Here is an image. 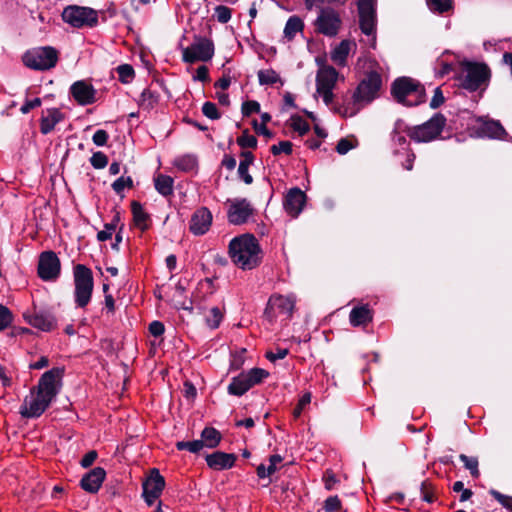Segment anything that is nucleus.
<instances>
[{
    "label": "nucleus",
    "mask_w": 512,
    "mask_h": 512,
    "mask_svg": "<svg viewBox=\"0 0 512 512\" xmlns=\"http://www.w3.org/2000/svg\"><path fill=\"white\" fill-rule=\"evenodd\" d=\"M259 252L258 241L251 234L236 237L229 244V254L233 262L242 269L254 268L259 262Z\"/></svg>",
    "instance_id": "f257e3e1"
},
{
    "label": "nucleus",
    "mask_w": 512,
    "mask_h": 512,
    "mask_svg": "<svg viewBox=\"0 0 512 512\" xmlns=\"http://www.w3.org/2000/svg\"><path fill=\"white\" fill-rule=\"evenodd\" d=\"M382 86L381 75L376 71H370L366 77L359 83L357 89L353 93V107H344L338 109L343 116H353L360 110L361 103H370L376 97Z\"/></svg>",
    "instance_id": "f03ea898"
},
{
    "label": "nucleus",
    "mask_w": 512,
    "mask_h": 512,
    "mask_svg": "<svg viewBox=\"0 0 512 512\" xmlns=\"http://www.w3.org/2000/svg\"><path fill=\"white\" fill-rule=\"evenodd\" d=\"M391 93L394 98L406 106H416L425 102L424 87L410 77H400L391 85Z\"/></svg>",
    "instance_id": "7ed1b4c3"
},
{
    "label": "nucleus",
    "mask_w": 512,
    "mask_h": 512,
    "mask_svg": "<svg viewBox=\"0 0 512 512\" xmlns=\"http://www.w3.org/2000/svg\"><path fill=\"white\" fill-rule=\"evenodd\" d=\"M75 303L78 307H85L91 299L94 282L92 271L85 265L74 267Z\"/></svg>",
    "instance_id": "20e7f679"
},
{
    "label": "nucleus",
    "mask_w": 512,
    "mask_h": 512,
    "mask_svg": "<svg viewBox=\"0 0 512 512\" xmlns=\"http://www.w3.org/2000/svg\"><path fill=\"white\" fill-rule=\"evenodd\" d=\"M445 125V116L441 113H437L427 122L409 128L407 134L416 142H430L440 136Z\"/></svg>",
    "instance_id": "39448f33"
},
{
    "label": "nucleus",
    "mask_w": 512,
    "mask_h": 512,
    "mask_svg": "<svg viewBox=\"0 0 512 512\" xmlns=\"http://www.w3.org/2000/svg\"><path fill=\"white\" fill-rule=\"evenodd\" d=\"M214 55V43L211 39L194 36L190 46L182 48V59L185 63L207 62Z\"/></svg>",
    "instance_id": "423d86ee"
},
{
    "label": "nucleus",
    "mask_w": 512,
    "mask_h": 512,
    "mask_svg": "<svg viewBox=\"0 0 512 512\" xmlns=\"http://www.w3.org/2000/svg\"><path fill=\"white\" fill-rule=\"evenodd\" d=\"M24 64L35 70H48L58 61V52L55 48L46 46L28 51L23 56Z\"/></svg>",
    "instance_id": "0eeeda50"
},
{
    "label": "nucleus",
    "mask_w": 512,
    "mask_h": 512,
    "mask_svg": "<svg viewBox=\"0 0 512 512\" xmlns=\"http://www.w3.org/2000/svg\"><path fill=\"white\" fill-rule=\"evenodd\" d=\"M268 375V371L261 368H252L247 373H240L232 378L227 388L228 393L234 396H242L250 388L261 383Z\"/></svg>",
    "instance_id": "6e6552de"
},
{
    "label": "nucleus",
    "mask_w": 512,
    "mask_h": 512,
    "mask_svg": "<svg viewBox=\"0 0 512 512\" xmlns=\"http://www.w3.org/2000/svg\"><path fill=\"white\" fill-rule=\"evenodd\" d=\"M490 77V70L486 64L466 63L462 74L461 86L469 91H476Z\"/></svg>",
    "instance_id": "1a4fd4ad"
},
{
    "label": "nucleus",
    "mask_w": 512,
    "mask_h": 512,
    "mask_svg": "<svg viewBox=\"0 0 512 512\" xmlns=\"http://www.w3.org/2000/svg\"><path fill=\"white\" fill-rule=\"evenodd\" d=\"M64 374L63 367H55L49 371H46L40 378L37 387L33 388L37 390V393L47 398V400H52L59 393L61 388V380Z\"/></svg>",
    "instance_id": "9d476101"
},
{
    "label": "nucleus",
    "mask_w": 512,
    "mask_h": 512,
    "mask_svg": "<svg viewBox=\"0 0 512 512\" xmlns=\"http://www.w3.org/2000/svg\"><path fill=\"white\" fill-rule=\"evenodd\" d=\"M62 18L65 22L77 28L93 27L98 23L97 12L88 7L68 6L64 9Z\"/></svg>",
    "instance_id": "9b49d317"
},
{
    "label": "nucleus",
    "mask_w": 512,
    "mask_h": 512,
    "mask_svg": "<svg viewBox=\"0 0 512 512\" xmlns=\"http://www.w3.org/2000/svg\"><path fill=\"white\" fill-rule=\"evenodd\" d=\"M376 0H359V22L362 33L367 36H372L371 47H376V11H375Z\"/></svg>",
    "instance_id": "f8f14e48"
},
{
    "label": "nucleus",
    "mask_w": 512,
    "mask_h": 512,
    "mask_svg": "<svg viewBox=\"0 0 512 512\" xmlns=\"http://www.w3.org/2000/svg\"><path fill=\"white\" fill-rule=\"evenodd\" d=\"M341 26L339 14L332 8H320L315 21L316 31L329 37L337 35Z\"/></svg>",
    "instance_id": "ddd939ff"
},
{
    "label": "nucleus",
    "mask_w": 512,
    "mask_h": 512,
    "mask_svg": "<svg viewBox=\"0 0 512 512\" xmlns=\"http://www.w3.org/2000/svg\"><path fill=\"white\" fill-rule=\"evenodd\" d=\"M142 496L151 506L158 499L165 487V479L156 468L151 469L149 476L144 480Z\"/></svg>",
    "instance_id": "4468645a"
},
{
    "label": "nucleus",
    "mask_w": 512,
    "mask_h": 512,
    "mask_svg": "<svg viewBox=\"0 0 512 512\" xmlns=\"http://www.w3.org/2000/svg\"><path fill=\"white\" fill-rule=\"evenodd\" d=\"M60 273V260L53 251L41 253L38 262V274L45 281L55 280Z\"/></svg>",
    "instance_id": "2eb2a0df"
},
{
    "label": "nucleus",
    "mask_w": 512,
    "mask_h": 512,
    "mask_svg": "<svg viewBox=\"0 0 512 512\" xmlns=\"http://www.w3.org/2000/svg\"><path fill=\"white\" fill-rule=\"evenodd\" d=\"M25 320L33 327L49 332L56 327V318L50 310L37 309L34 306L33 312L24 313Z\"/></svg>",
    "instance_id": "dca6fc26"
},
{
    "label": "nucleus",
    "mask_w": 512,
    "mask_h": 512,
    "mask_svg": "<svg viewBox=\"0 0 512 512\" xmlns=\"http://www.w3.org/2000/svg\"><path fill=\"white\" fill-rule=\"evenodd\" d=\"M50 403V400H47V398L38 393L35 396L31 395L24 399L20 407V414L24 418L39 417L48 408Z\"/></svg>",
    "instance_id": "f3484780"
},
{
    "label": "nucleus",
    "mask_w": 512,
    "mask_h": 512,
    "mask_svg": "<svg viewBox=\"0 0 512 512\" xmlns=\"http://www.w3.org/2000/svg\"><path fill=\"white\" fill-rule=\"evenodd\" d=\"M230 202L227 217L228 221L233 225H241L245 223L253 213V208L246 199H235Z\"/></svg>",
    "instance_id": "a211bd4d"
},
{
    "label": "nucleus",
    "mask_w": 512,
    "mask_h": 512,
    "mask_svg": "<svg viewBox=\"0 0 512 512\" xmlns=\"http://www.w3.org/2000/svg\"><path fill=\"white\" fill-rule=\"evenodd\" d=\"M306 194L298 187L291 188L284 199V208L289 215L297 217L306 202Z\"/></svg>",
    "instance_id": "6ab92c4d"
},
{
    "label": "nucleus",
    "mask_w": 512,
    "mask_h": 512,
    "mask_svg": "<svg viewBox=\"0 0 512 512\" xmlns=\"http://www.w3.org/2000/svg\"><path fill=\"white\" fill-rule=\"evenodd\" d=\"M70 93L80 105H89L96 100V90L90 83L84 80L73 83L70 87Z\"/></svg>",
    "instance_id": "aec40b11"
},
{
    "label": "nucleus",
    "mask_w": 512,
    "mask_h": 512,
    "mask_svg": "<svg viewBox=\"0 0 512 512\" xmlns=\"http://www.w3.org/2000/svg\"><path fill=\"white\" fill-rule=\"evenodd\" d=\"M212 214L206 207L196 210L190 221V231L195 235H203L211 226Z\"/></svg>",
    "instance_id": "412c9836"
},
{
    "label": "nucleus",
    "mask_w": 512,
    "mask_h": 512,
    "mask_svg": "<svg viewBox=\"0 0 512 512\" xmlns=\"http://www.w3.org/2000/svg\"><path fill=\"white\" fill-rule=\"evenodd\" d=\"M236 459L235 454L221 451L206 455L207 465L214 470L230 469L234 466Z\"/></svg>",
    "instance_id": "4be33fe9"
},
{
    "label": "nucleus",
    "mask_w": 512,
    "mask_h": 512,
    "mask_svg": "<svg viewBox=\"0 0 512 512\" xmlns=\"http://www.w3.org/2000/svg\"><path fill=\"white\" fill-rule=\"evenodd\" d=\"M106 476V472L101 467H95L90 472L86 473L81 479L80 486L83 490L89 493H96Z\"/></svg>",
    "instance_id": "5701e85b"
},
{
    "label": "nucleus",
    "mask_w": 512,
    "mask_h": 512,
    "mask_svg": "<svg viewBox=\"0 0 512 512\" xmlns=\"http://www.w3.org/2000/svg\"><path fill=\"white\" fill-rule=\"evenodd\" d=\"M338 78V72L332 66H323L317 72L316 90L333 89Z\"/></svg>",
    "instance_id": "b1692460"
},
{
    "label": "nucleus",
    "mask_w": 512,
    "mask_h": 512,
    "mask_svg": "<svg viewBox=\"0 0 512 512\" xmlns=\"http://www.w3.org/2000/svg\"><path fill=\"white\" fill-rule=\"evenodd\" d=\"M47 115H43L40 120V130L43 134L50 133L55 125L63 120L64 115L56 108L48 109Z\"/></svg>",
    "instance_id": "393cba45"
},
{
    "label": "nucleus",
    "mask_w": 512,
    "mask_h": 512,
    "mask_svg": "<svg viewBox=\"0 0 512 512\" xmlns=\"http://www.w3.org/2000/svg\"><path fill=\"white\" fill-rule=\"evenodd\" d=\"M350 322L353 326L366 325L372 321V312L367 305L354 307L350 312Z\"/></svg>",
    "instance_id": "a878e982"
},
{
    "label": "nucleus",
    "mask_w": 512,
    "mask_h": 512,
    "mask_svg": "<svg viewBox=\"0 0 512 512\" xmlns=\"http://www.w3.org/2000/svg\"><path fill=\"white\" fill-rule=\"evenodd\" d=\"M243 158L238 166V175L246 183L251 184L253 182L252 176L248 173V168L254 162V155L250 151H243L241 153Z\"/></svg>",
    "instance_id": "bb28decb"
},
{
    "label": "nucleus",
    "mask_w": 512,
    "mask_h": 512,
    "mask_svg": "<svg viewBox=\"0 0 512 512\" xmlns=\"http://www.w3.org/2000/svg\"><path fill=\"white\" fill-rule=\"evenodd\" d=\"M270 304L275 307V310L277 309L280 313L291 317L294 309V301L290 297H284L282 295L271 296Z\"/></svg>",
    "instance_id": "cd10ccee"
},
{
    "label": "nucleus",
    "mask_w": 512,
    "mask_h": 512,
    "mask_svg": "<svg viewBox=\"0 0 512 512\" xmlns=\"http://www.w3.org/2000/svg\"><path fill=\"white\" fill-rule=\"evenodd\" d=\"M173 183V178L164 174H159L154 179L155 189L165 197L173 194Z\"/></svg>",
    "instance_id": "c85d7f7f"
},
{
    "label": "nucleus",
    "mask_w": 512,
    "mask_h": 512,
    "mask_svg": "<svg viewBox=\"0 0 512 512\" xmlns=\"http://www.w3.org/2000/svg\"><path fill=\"white\" fill-rule=\"evenodd\" d=\"M131 210L135 225L141 230H145L147 228L149 215L143 210L142 205L137 201L131 202Z\"/></svg>",
    "instance_id": "c756f323"
},
{
    "label": "nucleus",
    "mask_w": 512,
    "mask_h": 512,
    "mask_svg": "<svg viewBox=\"0 0 512 512\" xmlns=\"http://www.w3.org/2000/svg\"><path fill=\"white\" fill-rule=\"evenodd\" d=\"M221 438V434L218 430L213 427H206L201 432L200 441L204 442V447L215 448L219 445Z\"/></svg>",
    "instance_id": "7c9ffc66"
},
{
    "label": "nucleus",
    "mask_w": 512,
    "mask_h": 512,
    "mask_svg": "<svg viewBox=\"0 0 512 512\" xmlns=\"http://www.w3.org/2000/svg\"><path fill=\"white\" fill-rule=\"evenodd\" d=\"M481 131L484 135L491 138H501L506 132L503 126L494 120L484 121L481 126Z\"/></svg>",
    "instance_id": "2f4dec72"
},
{
    "label": "nucleus",
    "mask_w": 512,
    "mask_h": 512,
    "mask_svg": "<svg viewBox=\"0 0 512 512\" xmlns=\"http://www.w3.org/2000/svg\"><path fill=\"white\" fill-rule=\"evenodd\" d=\"M351 42L343 40L331 53V59L338 65H344L350 51Z\"/></svg>",
    "instance_id": "473e14b6"
},
{
    "label": "nucleus",
    "mask_w": 512,
    "mask_h": 512,
    "mask_svg": "<svg viewBox=\"0 0 512 512\" xmlns=\"http://www.w3.org/2000/svg\"><path fill=\"white\" fill-rule=\"evenodd\" d=\"M304 27L303 21L297 17L292 16L288 19L285 28L284 34L288 40H292L295 37V34L299 31H302Z\"/></svg>",
    "instance_id": "72a5a7b5"
},
{
    "label": "nucleus",
    "mask_w": 512,
    "mask_h": 512,
    "mask_svg": "<svg viewBox=\"0 0 512 512\" xmlns=\"http://www.w3.org/2000/svg\"><path fill=\"white\" fill-rule=\"evenodd\" d=\"M258 79L261 85H272L280 81L279 75L272 69L258 71Z\"/></svg>",
    "instance_id": "f704fd0d"
},
{
    "label": "nucleus",
    "mask_w": 512,
    "mask_h": 512,
    "mask_svg": "<svg viewBox=\"0 0 512 512\" xmlns=\"http://www.w3.org/2000/svg\"><path fill=\"white\" fill-rule=\"evenodd\" d=\"M459 458L463 462L464 467L470 471L472 477H479L480 472L478 469V459L476 457H468L465 454H460Z\"/></svg>",
    "instance_id": "c9c22d12"
},
{
    "label": "nucleus",
    "mask_w": 512,
    "mask_h": 512,
    "mask_svg": "<svg viewBox=\"0 0 512 512\" xmlns=\"http://www.w3.org/2000/svg\"><path fill=\"white\" fill-rule=\"evenodd\" d=\"M204 447V442L200 440L194 441H179L176 443L178 450H188L192 453L199 452Z\"/></svg>",
    "instance_id": "e433bc0d"
},
{
    "label": "nucleus",
    "mask_w": 512,
    "mask_h": 512,
    "mask_svg": "<svg viewBox=\"0 0 512 512\" xmlns=\"http://www.w3.org/2000/svg\"><path fill=\"white\" fill-rule=\"evenodd\" d=\"M222 318L223 314L220 309L218 307H213L210 310L209 315L206 316V323L210 328L215 329L220 325Z\"/></svg>",
    "instance_id": "4c0bfd02"
},
{
    "label": "nucleus",
    "mask_w": 512,
    "mask_h": 512,
    "mask_svg": "<svg viewBox=\"0 0 512 512\" xmlns=\"http://www.w3.org/2000/svg\"><path fill=\"white\" fill-rule=\"evenodd\" d=\"M290 120L291 127L293 130L299 132L300 135H304L309 131V124L301 116L293 115Z\"/></svg>",
    "instance_id": "58836bf2"
},
{
    "label": "nucleus",
    "mask_w": 512,
    "mask_h": 512,
    "mask_svg": "<svg viewBox=\"0 0 512 512\" xmlns=\"http://www.w3.org/2000/svg\"><path fill=\"white\" fill-rule=\"evenodd\" d=\"M489 494L504 508L512 512V496L504 495L495 489H490Z\"/></svg>",
    "instance_id": "ea45409f"
},
{
    "label": "nucleus",
    "mask_w": 512,
    "mask_h": 512,
    "mask_svg": "<svg viewBox=\"0 0 512 512\" xmlns=\"http://www.w3.org/2000/svg\"><path fill=\"white\" fill-rule=\"evenodd\" d=\"M119 80L123 83H129L134 77V70L129 64H122L117 67Z\"/></svg>",
    "instance_id": "a19ab883"
},
{
    "label": "nucleus",
    "mask_w": 512,
    "mask_h": 512,
    "mask_svg": "<svg viewBox=\"0 0 512 512\" xmlns=\"http://www.w3.org/2000/svg\"><path fill=\"white\" fill-rule=\"evenodd\" d=\"M119 219H120V217L117 214L111 223L105 225L104 230L98 232L97 239L99 241H106V240L110 239L113 231L116 228V222H118Z\"/></svg>",
    "instance_id": "79ce46f5"
},
{
    "label": "nucleus",
    "mask_w": 512,
    "mask_h": 512,
    "mask_svg": "<svg viewBox=\"0 0 512 512\" xmlns=\"http://www.w3.org/2000/svg\"><path fill=\"white\" fill-rule=\"evenodd\" d=\"M175 165L183 171H191L196 167L197 161L192 156H183L176 160Z\"/></svg>",
    "instance_id": "37998d69"
},
{
    "label": "nucleus",
    "mask_w": 512,
    "mask_h": 512,
    "mask_svg": "<svg viewBox=\"0 0 512 512\" xmlns=\"http://www.w3.org/2000/svg\"><path fill=\"white\" fill-rule=\"evenodd\" d=\"M237 143L242 148H256L257 139L255 136L248 134V130L243 132V135L237 139Z\"/></svg>",
    "instance_id": "c03bdc74"
},
{
    "label": "nucleus",
    "mask_w": 512,
    "mask_h": 512,
    "mask_svg": "<svg viewBox=\"0 0 512 512\" xmlns=\"http://www.w3.org/2000/svg\"><path fill=\"white\" fill-rule=\"evenodd\" d=\"M12 319L11 311L6 306L0 304V331L7 328L11 324Z\"/></svg>",
    "instance_id": "a18cd8bd"
},
{
    "label": "nucleus",
    "mask_w": 512,
    "mask_h": 512,
    "mask_svg": "<svg viewBox=\"0 0 512 512\" xmlns=\"http://www.w3.org/2000/svg\"><path fill=\"white\" fill-rule=\"evenodd\" d=\"M91 165L95 169H102L108 164V157L103 152H95L90 158Z\"/></svg>",
    "instance_id": "49530a36"
},
{
    "label": "nucleus",
    "mask_w": 512,
    "mask_h": 512,
    "mask_svg": "<svg viewBox=\"0 0 512 512\" xmlns=\"http://www.w3.org/2000/svg\"><path fill=\"white\" fill-rule=\"evenodd\" d=\"M202 113L209 119L216 120L220 118V113L216 104L212 102H205L202 106Z\"/></svg>",
    "instance_id": "de8ad7c7"
},
{
    "label": "nucleus",
    "mask_w": 512,
    "mask_h": 512,
    "mask_svg": "<svg viewBox=\"0 0 512 512\" xmlns=\"http://www.w3.org/2000/svg\"><path fill=\"white\" fill-rule=\"evenodd\" d=\"M215 17L220 23H227L231 19V9L227 6L219 5L215 8Z\"/></svg>",
    "instance_id": "09e8293b"
},
{
    "label": "nucleus",
    "mask_w": 512,
    "mask_h": 512,
    "mask_svg": "<svg viewBox=\"0 0 512 512\" xmlns=\"http://www.w3.org/2000/svg\"><path fill=\"white\" fill-rule=\"evenodd\" d=\"M292 146L290 141H281L278 145L271 146L270 150L273 155H279L281 152L290 155L292 153Z\"/></svg>",
    "instance_id": "8fccbe9b"
},
{
    "label": "nucleus",
    "mask_w": 512,
    "mask_h": 512,
    "mask_svg": "<svg viewBox=\"0 0 512 512\" xmlns=\"http://www.w3.org/2000/svg\"><path fill=\"white\" fill-rule=\"evenodd\" d=\"M260 112V104L255 100L245 101L242 104V113L244 116H250L252 113Z\"/></svg>",
    "instance_id": "3c124183"
},
{
    "label": "nucleus",
    "mask_w": 512,
    "mask_h": 512,
    "mask_svg": "<svg viewBox=\"0 0 512 512\" xmlns=\"http://www.w3.org/2000/svg\"><path fill=\"white\" fill-rule=\"evenodd\" d=\"M429 7L440 13L447 11L450 8V0H427Z\"/></svg>",
    "instance_id": "603ef678"
},
{
    "label": "nucleus",
    "mask_w": 512,
    "mask_h": 512,
    "mask_svg": "<svg viewBox=\"0 0 512 512\" xmlns=\"http://www.w3.org/2000/svg\"><path fill=\"white\" fill-rule=\"evenodd\" d=\"M341 508V501L337 496H330L324 502L326 512H336Z\"/></svg>",
    "instance_id": "864d4df0"
},
{
    "label": "nucleus",
    "mask_w": 512,
    "mask_h": 512,
    "mask_svg": "<svg viewBox=\"0 0 512 512\" xmlns=\"http://www.w3.org/2000/svg\"><path fill=\"white\" fill-rule=\"evenodd\" d=\"M420 490L424 501L428 503H432L434 501V497L432 494L433 486L429 481H423Z\"/></svg>",
    "instance_id": "5fc2aeb1"
},
{
    "label": "nucleus",
    "mask_w": 512,
    "mask_h": 512,
    "mask_svg": "<svg viewBox=\"0 0 512 512\" xmlns=\"http://www.w3.org/2000/svg\"><path fill=\"white\" fill-rule=\"evenodd\" d=\"M445 101V98L443 96V93H442V90L440 87H437L435 90H434V95L430 101V107L432 109H436L438 107H440Z\"/></svg>",
    "instance_id": "6e6d98bb"
},
{
    "label": "nucleus",
    "mask_w": 512,
    "mask_h": 512,
    "mask_svg": "<svg viewBox=\"0 0 512 512\" xmlns=\"http://www.w3.org/2000/svg\"><path fill=\"white\" fill-rule=\"evenodd\" d=\"M311 402V394L305 393L302 398L299 400L298 405L295 407L293 411V415L295 418H298L301 415L302 409L304 406Z\"/></svg>",
    "instance_id": "4d7b16f0"
},
{
    "label": "nucleus",
    "mask_w": 512,
    "mask_h": 512,
    "mask_svg": "<svg viewBox=\"0 0 512 512\" xmlns=\"http://www.w3.org/2000/svg\"><path fill=\"white\" fill-rule=\"evenodd\" d=\"M157 101V97L154 95V93L149 89H144L141 94V102L142 105H145L147 103V107H152L153 104Z\"/></svg>",
    "instance_id": "13d9d810"
},
{
    "label": "nucleus",
    "mask_w": 512,
    "mask_h": 512,
    "mask_svg": "<svg viewBox=\"0 0 512 512\" xmlns=\"http://www.w3.org/2000/svg\"><path fill=\"white\" fill-rule=\"evenodd\" d=\"M109 136L105 130H97L93 135V142L97 146H104Z\"/></svg>",
    "instance_id": "bf43d9fd"
},
{
    "label": "nucleus",
    "mask_w": 512,
    "mask_h": 512,
    "mask_svg": "<svg viewBox=\"0 0 512 512\" xmlns=\"http://www.w3.org/2000/svg\"><path fill=\"white\" fill-rule=\"evenodd\" d=\"M352 148H353V145L351 144V142L346 138H342L337 143L336 151L339 154L344 155Z\"/></svg>",
    "instance_id": "052dcab7"
},
{
    "label": "nucleus",
    "mask_w": 512,
    "mask_h": 512,
    "mask_svg": "<svg viewBox=\"0 0 512 512\" xmlns=\"http://www.w3.org/2000/svg\"><path fill=\"white\" fill-rule=\"evenodd\" d=\"M252 125L257 134L263 135L267 138L273 137V133L266 127V125H259L257 120H253Z\"/></svg>",
    "instance_id": "680f3d73"
},
{
    "label": "nucleus",
    "mask_w": 512,
    "mask_h": 512,
    "mask_svg": "<svg viewBox=\"0 0 512 512\" xmlns=\"http://www.w3.org/2000/svg\"><path fill=\"white\" fill-rule=\"evenodd\" d=\"M288 355V349H281L277 348V352L273 353L271 351L266 353V358L271 361L275 362L278 359H283Z\"/></svg>",
    "instance_id": "e2e57ef3"
},
{
    "label": "nucleus",
    "mask_w": 512,
    "mask_h": 512,
    "mask_svg": "<svg viewBox=\"0 0 512 512\" xmlns=\"http://www.w3.org/2000/svg\"><path fill=\"white\" fill-rule=\"evenodd\" d=\"M96 458H97V452L95 450H91L84 455L80 464L82 467L88 468L93 464V462L96 460Z\"/></svg>",
    "instance_id": "0e129e2a"
},
{
    "label": "nucleus",
    "mask_w": 512,
    "mask_h": 512,
    "mask_svg": "<svg viewBox=\"0 0 512 512\" xmlns=\"http://www.w3.org/2000/svg\"><path fill=\"white\" fill-rule=\"evenodd\" d=\"M164 330L165 328L163 323L159 321H153L149 325V332L155 337L161 336L164 333Z\"/></svg>",
    "instance_id": "69168bd1"
},
{
    "label": "nucleus",
    "mask_w": 512,
    "mask_h": 512,
    "mask_svg": "<svg viewBox=\"0 0 512 512\" xmlns=\"http://www.w3.org/2000/svg\"><path fill=\"white\" fill-rule=\"evenodd\" d=\"M41 105V99L35 98L33 100L26 101V103L21 107L20 111L23 114H27L30 110L39 107Z\"/></svg>",
    "instance_id": "338daca9"
},
{
    "label": "nucleus",
    "mask_w": 512,
    "mask_h": 512,
    "mask_svg": "<svg viewBox=\"0 0 512 512\" xmlns=\"http://www.w3.org/2000/svg\"><path fill=\"white\" fill-rule=\"evenodd\" d=\"M195 80L206 82L209 80L208 68L206 66H200L196 70Z\"/></svg>",
    "instance_id": "774afa93"
}]
</instances>
